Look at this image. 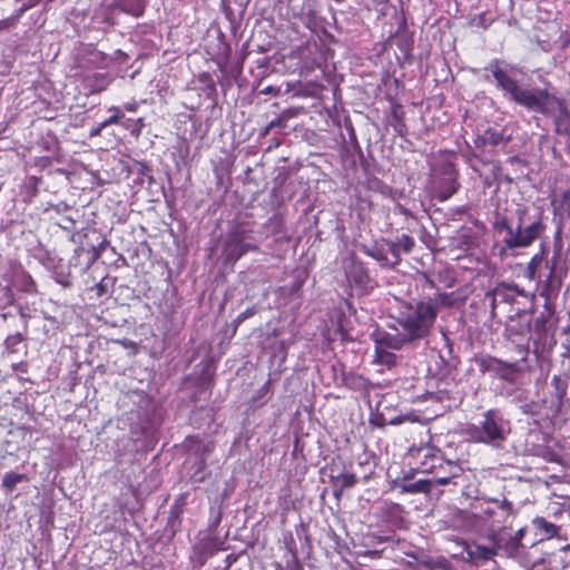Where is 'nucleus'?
<instances>
[{
    "mask_svg": "<svg viewBox=\"0 0 570 570\" xmlns=\"http://www.w3.org/2000/svg\"><path fill=\"white\" fill-rule=\"evenodd\" d=\"M87 87L91 92H98L104 90L108 85V78L105 73H95L86 79Z\"/></svg>",
    "mask_w": 570,
    "mask_h": 570,
    "instance_id": "nucleus-17",
    "label": "nucleus"
},
{
    "mask_svg": "<svg viewBox=\"0 0 570 570\" xmlns=\"http://www.w3.org/2000/svg\"><path fill=\"white\" fill-rule=\"evenodd\" d=\"M500 508L505 510L508 513L512 512V503L505 499L501 502Z\"/></svg>",
    "mask_w": 570,
    "mask_h": 570,
    "instance_id": "nucleus-36",
    "label": "nucleus"
},
{
    "mask_svg": "<svg viewBox=\"0 0 570 570\" xmlns=\"http://www.w3.org/2000/svg\"><path fill=\"white\" fill-rule=\"evenodd\" d=\"M205 466H206L205 461H204V460H200V461H199V463H198V470H197V471L195 472V474H194V479H195V481L200 482V481H203V480H204V476H203V475L197 476V473H198V472H200V471H203V470L205 469Z\"/></svg>",
    "mask_w": 570,
    "mask_h": 570,
    "instance_id": "nucleus-34",
    "label": "nucleus"
},
{
    "mask_svg": "<svg viewBox=\"0 0 570 570\" xmlns=\"http://www.w3.org/2000/svg\"><path fill=\"white\" fill-rule=\"evenodd\" d=\"M440 297H441V301H442L443 304H448V297H449L448 294H445V293L441 294Z\"/></svg>",
    "mask_w": 570,
    "mask_h": 570,
    "instance_id": "nucleus-42",
    "label": "nucleus"
},
{
    "mask_svg": "<svg viewBox=\"0 0 570 570\" xmlns=\"http://www.w3.org/2000/svg\"><path fill=\"white\" fill-rule=\"evenodd\" d=\"M109 110L114 114L108 119L101 122V127H108L110 125L117 124L122 116L118 107H111Z\"/></svg>",
    "mask_w": 570,
    "mask_h": 570,
    "instance_id": "nucleus-26",
    "label": "nucleus"
},
{
    "mask_svg": "<svg viewBox=\"0 0 570 570\" xmlns=\"http://www.w3.org/2000/svg\"><path fill=\"white\" fill-rule=\"evenodd\" d=\"M24 479L23 474H19L16 472H8L4 474L2 479V487L8 491H12L16 485Z\"/></svg>",
    "mask_w": 570,
    "mask_h": 570,
    "instance_id": "nucleus-21",
    "label": "nucleus"
},
{
    "mask_svg": "<svg viewBox=\"0 0 570 570\" xmlns=\"http://www.w3.org/2000/svg\"><path fill=\"white\" fill-rule=\"evenodd\" d=\"M537 259H538V256H534L531 262L528 264V268H527V272H528V276L529 278L533 279L534 278V274H535V268H537Z\"/></svg>",
    "mask_w": 570,
    "mask_h": 570,
    "instance_id": "nucleus-31",
    "label": "nucleus"
},
{
    "mask_svg": "<svg viewBox=\"0 0 570 570\" xmlns=\"http://www.w3.org/2000/svg\"><path fill=\"white\" fill-rule=\"evenodd\" d=\"M471 558L474 559H482V560H490L492 557L498 554L497 549L494 546L492 547H484V546H475L473 550L469 552Z\"/></svg>",
    "mask_w": 570,
    "mask_h": 570,
    "instance_id": "nucleus-18",
    "label": "nucleus"
},
{
    "mask_svg": "<svg viewBox=\"0 0 570 570\" xmlns=\"http://www.w3.org/2000/svg\"><path fill=\"white\" fill-rule=\"evenodd\" d=\"M115 3L121 11L140 17L145 12L147 0H115Z\"/></svg>",
    "mask_w": 570,
    "mask_h": 570,
    "instance_id": "nucleus-13",
    "label": "nucleus"
},
{
    "mask_svg": "<svg viewBox=\"0 0 570 570\" xmlns=\"http://www.w3.org/2000/svg\"><path fill=\"white\" fill-rule=\"evenodd\" d=\"M262 94L264 95H274V96H277L279 94V89L278 88H275L273 86H268V87H265L263 90H262Z\"/></svg>",
    "mask_w": 570,
    "mask_h": 570,
    "instance_id": "nucleus-35",
    "label": "nucleus"
},
{
    "mask_svg": "<svg viewBox=\"0 0 570 570\" xmlns=\"http://www.w3.org/2000/svg\"><path fill=\"white\" fill-rule=\"evenodd\" d=\"M533 524L539 530H542L547 535H553L557 532V528L553 523L548 522L544 518H535Z\"/></svg>",
    "mask_w": 570,
    "mask_h": 570,
    "instance_id": "nucleus-23",
    "label": "nucleus"
},
{
    "mask_svg": "<svg viewBox=\"0 0 570 570\" xmlns=\"http://www.w3.org/2000/svg\"><path fill=\"white\" fill-rule=\"evenodd\" d=\"M318 40H322V37H318ZM321 46H325V43L321 41Z\"/></svg>",
    "mask_w": 570,
    "mask_h": 570,
    "instance_id": "nucleus-45",
    "label": "nucleus"
},
{
    "mask_svg": "<svg viewBox=\"0 0 570 570\" xmlns=\"http://www.w3.org/2000/svg\"><path fill=\"white\" fill-rule=\"evenodd\" d=\"M479 140L485 146L489 145L491 147H495L502 144L505 145L509 141V138H505L501 131L489 129L479 138Z\"/></svg>",
    "mask_w": 570,
    "mask_h": 570,
    "instance_id": "nucleus-16",
    "label": "nucleus"
},
{
    "mask_svg": "<svg viewBox=\"0 0 570 570\" xmlns=\"http://www.w3.org/2000/svg\"><path fill=\"white\" fill-rule=\"evenodd\" d=\"M493 77L497 80L498 86L502 88V90H504L514 102L531 111L550 114L556 109V106H560V100L550 95L547 90L539 88H521L517 80L511 78L507 71L500 68H495L493 70Z\"/></svg>",
    "mask_w": 570,
    "mask_h": 570,
    "instance_id": "nucleus-2",
    "label": "nucleus"
},
{
    "mask_svg": "<svg viewBox=\"0 0 570 570\" xmlns=\"http://www.w3.org/2000/svg\"><path fill=\"white\" fill-rule=\"evenodd\" d=\"M136 108H137V105H136V104H128V105H126V109H127L128 111H135V110H136Z\"/></svg>",
    "mask_w": 570,
    "mask_h": 570,
    "instance_id": "nucleus-41",
    "label": "nucleus"
},
{
    "mask_svg": "<svg viewBox=\"0 0 570 570\" xmlns=\"http://www.w3.org/2000/svg\"><path fill=\"white\" fill-rule=\"evenodd\" d=\"M483 513H484L487 517H491V515H492V513H493V511H492L491 509H488V508H487V509H484V510H483Z\"/></svg>",
    "mask_w": 570,
    "mask_h": 570,
    "instance_id": "nucleus-43",
    "label": "nucleus"
},
{
    "mask_svg": "<svg viewBox=\"0 0 570 570\" xmlns=\"http://www.w3.org/2000/svg\"><path fill=\"white\" fill-rule=\"evenodd\" d=\"M433 483H435L434 479L417 480L414 482H404L401 485V489L403 492H407V493H429V492H431Z\"/></svg>",
    "mask_w": 570,
    "mask_h": 570,
    "instance_id": "nucleus-15",
    "label": "nucleus"
},
{
    "mask_svg": "<svg viewBox=\"0 0 570 570\" xmlns=\"http://www.w3.org/2000/svg\"><path fill=\"white\" fill-rule=\"evenodd\" d=\"M471 440L494 448H501L509 433V423L495 410H489L483 415L480 425H471L466 430Z\"/></svg>",
    "mask_w": 570,
    "mask_h": 570,
    "instance_id": "nucleus-5",
    "label": "nucleus"
},
{
    "mask_svg": "<svg viewBox=\"0 0 570 570\" xmlns=\"http://www.w3.org/2000/svg\"><path fill=\"white\" fill-rule=\"evenodd\" d=\"M434 476L432 479H435L436 476H448L449 470L448 469H438L436 472L433 473Z\"/></svg>",
    "mask_w": 570,
    "mask_h": 570,
    "instance_id": "nucleus-39",
    "label": "nucleus"
},
{
    "mask_svg": "<svg viewBox=\"0 0 570 570\" xmlns=\"http://www.w3.org/2000/svg\"><path fill=\"white\" fill-rule=\"evenodd\" d=\"M480 366L483 371L491 372L509 383L515 382L519 373L517 364L505 363L494 357L482 358Z\"/></svg>",
    "mask_w": 570,
    "mask_h": 570,
    "instance_id": "nucleus-8",
    "label": "nucleus"
},
{
    "mask_svg": "<svg viewBox=\"0 0 570 570\" xmlns=\"http://www.w3.org/2000/svg\"><path fill=\"white\" fill-rule=\"evenodd\" d=\"M561 257V245H556L553 255L546 262L547 268H549V275L543 284L542 295L550 297L554 295L562 284V277L564 275V266Z\"/></svg>",
    "mask_w": 570,
    "mask_h": 570,
    "instance_id": "nucleus-7",
    "label": "nucleus"
},
{
    "mask_svg": "<svg viewBox=\"0 0 570 570\" xmlns=\"http://www.w3.org/2000/svg\"><path fill=\"white\" fill-rule=\"evenodd\" d=\"M347 281L362 291L373 287V281L361 263L353 262L346 271Z\"/></svg>",
    "mask_w": 570,
    "mask_h": 570,
    "instance_id": "nucleus-10",
    "label": "nucleus"
},
{
    "mask_svg": "<svg viewBox=\"0 0 570 570\" xmlns=\"http://www.w3.org/2000/svg\"><path fill=\"white\" fill-rule=\"evenodd\" d=\"M400 247L394 242H387L386 243V254L391 255L392 258H390L391 265H396L400 261Z\"/></svg>",
    "mask_w": 570,
    "mask_h": 570,
    "instance_id": "nucleus-24",
    "label": "nucleus"
},
{
    "mask_svg": "<svg viewBox=\"0 0 570 570\" xmlns=\"http://www.w3.org/2000/svg\"><path fill=\"white\" fill-rule=\"evenodd\" d=\"M36 4V0H30V2L28 4H23V7L21 8L22 11L33 7Z\"/></svg>",
    "mask_w": 570,
    "mask_h": 570,
    "instance_id": "nucleus-40",
    "label": "nucleus"
},
{
    "mask_svg": "<svg viewBox=\"0 0 570 570\" xmlns=\"http://www.w3.org/2000/svg\"><path fill=\"white\" fill-rule=\"evenodd\" d=\"M328 52H330L328 49H326L325 51H322L318 57L314 58V62L317 63V65L326 62L327 61Z\"/></svg>",
    "mask_w": 570,
    "mask_h": 570,
    "instance_id": "nucleus-33",
    "label": "nucleus"
},
{
    "mask_svg": "<svg viewBox=\"0 0 570 570\" xmlns=\"http://www.w3.org/2000/svg\"><path fill=\"white\" fill-rule=\"evenodd\" d=\"M22 281H23V289H24L26 292H32V291H35V286H36V284H35V282H33V279L31 278V276H30V275H28V274H23V275H22Z\"/></svg>",
    "mask_w": 570,
    "mask_h": 570,
    "instance_id": "nucleus-28",
    "label": "nucleus"
},
{
    "mask_svg": "<svg viewBox=\"0 0 570 570\" xmlns=\"http://www.w3.org/2000/svg\"><path fill=\"white\" fill-rule=\"evenodd\" d=\"M524 533H525V530L523 528L519 529L515 534L513 535V538L519 542L521 543V540L523 539L524 537Z\"/></svg>",
    "mask_w": 570,
    "mask_h": 570,
    "instance_id": "nucleus-38",
    "label": "nucleus"
},
{
    "mask_svg": "<svg viewBox=\"0 0 570 570\" xmlns=\"http://www.w3.org/2000/svg\"><path fill=\"white\" fill-rule=\"evenodd\" d=\"M250 236L244 228L237 227L228 234L224 245V257L226 263H235L249 250H256L257 247L249 242Z\"/></svg>",
    "mask_w": 570,
    "mask_h": 570,
    "instance_id": "nucleus-6",
    "label": "nucleus"
},
{
    "mask_svg": "<svg viewBox=\"0 0 570 570\" xmlns=\"http://www.w3.org/2000/svg\"><path fill=\"white\" fill-rule=\"evenodd\" d=\"M439 307L432 299L406 303L397 318L410 340H422L430 335L436 321Z\"/></svg>",
    "mask_w": 570,
    "mask_h": 570,
    "instance_id": "nucleus-4",
    "label": "nucleus"
},
{
    "mask_svg": "<svg viewBox=\"0 0 570 570\" xmlns=\"http://www.w3.org/2000/svg\"><path fill=\"white\" fill-rule=\"evenodd\" d=\"M559 109V114L556 116L554 125L556 131L559 135H564L570 138V112L560 102V106H556Z\"/></svg>",
    "mask_w": 570,
    "mask_h": 570,
    "instance_id": "nucleus-14",
    "label": "nucleus"
},
{
    "mask_svg": "<svg viewBox=\"0 0 570 570\" xmlns=\"http://www.w3.org/2000/svg\"><path fill=\"white\" fill-rule=\"evenodd\" d=\"M105 127H101V124L99 125V127L97 129L94 130V135H98L100 134L101 129H104Z\"/></svg>",
    "mask_w": 570,
    "mask_h": 570,
    "instance_id": "nucleus-44",
    "label": "nucleus"
},
{
    "mask_svg": "<svg viewBox=\"0 0 570 570\" xmlns=\"http://www.w3.org/2000/svg\"><path fill=\"white\" fill-rule=\"evenodd\" d=\"M285 121L282 118H276L272 120L265 128L264 134L267 135L275 127H284Z\"/></svg>",
    "mask_w": 570,
    "mask_h": 570,
    "instance_id": "nucleus-29",
    "label": "nucleus"
},
{
    "mask_svg": "<svg viewBox=\"0 0 570 570\" xmlns=\"http://www.w3.org/2000/svg\"><path fill=\"white\" fill-rule=\"evenodd\" d=\"M255 308H247L246 311H244L243 313H240L238 316H237V322H243L245 321L246 318L248 317H252L254 314H255Z\"/></svg>",
    "mask_w": 570,
    "mask_h": 570,
    "instance_id": "nucleus-32",
    "label": "nucleus"
},
{
    "mask_svg": "<svg viewBox=\"0 0 570 570\" xmlns=\"http://www.w3.org/2000/svg\"><path fill=\"white\" fill-rule=\"evenodd\" d=\"M458 183L454 178H449L445 183L444 187H442L438 194V198L441 202L448 200L451 196H453L458 190Z\"/></svg>",
    "mask_w": 570,
    "mask_h": 570,
    "instance_id": "nucleus-19",
    "label": "nucleus"
},
{
    "mask_svg": "<svg viewBox=\"0 0 570 570\" xmlns=\"http://www.w3.org/2000/svg\"><path fill=\"white\" fill-rule=\"evenodd\" d=\"M56 281L61 284L63 287H69L71 285V282L69 281L68 274L57 273L55 276Z\"/></svg>",
    "mask_w": 570,
    "mask_h": 570,
    "instance_id": "nucleus-30",
    "label": "nucleus"
},
{
    "mask_svg": "<svg viewBox=\"0 0 570 570\" xmlns=\"http://www.w3.org/2000/svg\"><path fill=\"white\" fill-rule=\"evenodd\" d=\"M368 254L380 262L390 264V257L386 254V248H375L372 252H368Z\"/></svg>",
    "mask_w": 570,
    "mask_h": 570,
    "instance_id": "nucleus-27",
    "label": "nucleus"
},
{
    "mask_svg": "<svg viewBox=\"0 0 570 570\" xmlns=\"http://www.w3.org/2000/svg\"><path fill=\"white\" fill-rule=\"evenodd\" d=\"M396 244L399 245L400 249H402L406 254L410 253L415 245L414 239L411 236L405 235V234H403L397 239Z\"/></svg>",
    "mask_w": 570,
    "mask_h": 570,
    "instance_id": "nucleus-25",
    "label": "nucleus"
},
{
    "mask_svg": "<svg viewBox=\"0 0 570 570\" xmlns=\"http://www.w3.org/2000/svg\"><path fill=\"white\" fill-rule=\"evenodd\" d=\"M404 553L409 557H412L413 559L417 560L420 558V551L419 550H404Z\"/></svg>",
    "mask_w": 570,
    "mask_h": 570,
    "instance_id": "nucleus-37",
    "label": "nucleus"
},
{
    "mask_svg": "<svg viewBox=\"0 0 570 570\" xmlns=\"http://www.w3.org/2000/svg\"><path fill=\"white\" fill-rule=\"evenodd\" d=\"M331 482L334 488V495L338 498L344 490L355 487L357 476L351 472H342L336 475H331Z\"/></svg>",
    "mask_w": 570,
    "mask_h": 570,
    "instance_id": "nucleus-12",
    "label": "nucleus"
},
{
    "mask_svg": "<svg viewBox=\"0 0 570 570\" xmlns=\"http://www.w3.org/2000/svg\"><path fill=\"white\" fill-rule=\"evenodd\" d=\"M375 357L379 363L385 364L387 366L394 365L396 361L395 354L389 352L386 348L379 346H375Z\"/></svg>",
    "mask_w": 570,
    "mask_h": 570,
    "instance_id": "nucleus-20",
    "label": "nucleus"
},
{
    "mask_svg": "<svg viewBox=\"0 0 570 570\" xmlns=\"http://www.w3.org/2000/svg\"><path fill=\"white\" fill-rule=\"evenodd\" d=\"M489 539L492 544L495 547L497 552L500 551L507 557H514L519 553L522 548V543H519L513 535L509 534L507 530L500 529L499 531H494L490 534Z\"/></svg>",
    "mask_w": 570,
    "mask_h": 570,
    "instance_id": "nucleus-9",
    "label": "nucleus"
},
{
    "mask_svg": "<svg viewBox=\"0 0 570 570\" xmlns=\"http://www.w3.org/2000/svg\"><path fill=\"white\" fill-rule=\"evenodd\" d=\"M405 458L412 469L419 473H434L438 469H448V476H436L434 479L438 485L451 483V481L461 473L459 465L452 461L444 460L441 450L430 443L411 446Z\"/></svg>",
    "mask_w": 570,
    "mask_h": 570,
    "instance_id": "nucleus-3",
    "label": "nucleus"
},
{
    "mask_svg": "<svg viewBox=\"0 0 570 570\" xmlns=\"http://www.w3.org/2000/svg\"><path fill=\"white\" fill-rule=\"evenodd\" d=\"M525 215L527 209L524 207L517 209L518 223L515 227H513L504 216H500L495 219V230L504 233L502 238L503 247L500 250L501 254L508 249L527 248L543 235L546 225L542 215H538L533 222L529 225H524Z\"/></svg>",
    "mask_w": 570,
    "mask_h": 570,
    "instance_id": "nucleus-1",
    "label": "nucleus"
},
{
    "mask_svg": "<svg viewBox=\"0 0 570 570\" xmlns=\"http://www.w3.org/2000/svg\"><path fill=\"white\" fill-rule=\"evenodd\" d=\"M554 386V395L561 402L567 394V383L559 376H553L551 381Z\"/></svg>",
    "mask_w": 570,
    "mask_h": 570,
    "instance_id": "nucleus-22",
    "label": "nucleus"
},
{
    "mask_svg": "<svg viewBox=\"0 0 570 570\" xmlns=\"http://www.w3.org/2000/svg\"><path fill=\"white\" fill-rule=\"evenodd\" d=\"M412 341L413 340L407 338L406 332H404V334L386 332H377L375 334V346L386 350H400L406 342Z\"/></svg>",
    "mask_w": 570,
    "mask_h": 570,
    "instance_id": "nucleus-11",
    "label": "nucleus"
}]
</instances>
